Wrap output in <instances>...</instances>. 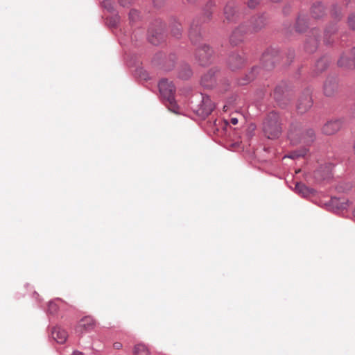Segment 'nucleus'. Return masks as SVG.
Returning <instances> with one entry per match:
<instances>
[{
	"label": "nucleus",
	"mask_w": 355,
	"mask_h": 355,
	"mask_svg": "<svg viewBox=\"0 0 355 355\" xmlns=\"http://www.w3.org/2000/svg\"><path fill=\"white\" fill-rule=\"evenodd\" d=\"M133 353L135 355H149L148 349L144 344L136 345Z\"/></svg>",
	"instance_id": "nucleus-19"
},
{
	"label": "nucleus",
	"mask_w": 355,
	"mask_h": 355,
	"mask_svg": "<svg viewBox=\"0 0 355 355\" xmlns=\"http://www.w3.org/2000/svg\"><path fill=\"white\" fill-rule=\"evenodd\" d=\"M191 75V69H189V67H187L184 70V73H183L182 72L180 73V77L182 78H189L190 76Z\"/></svg>",
	"instance_id": "nucleus-33"
},
{
	"label": "nucleus",
	"mask_w": 355,
	"mask_h": 355,
	"mask_svg": "<svg viewBox=\"0 0 355 355\" xmlns=\"http://www.w3.org/2000/svg\"><path fill=\"white\" fill-rule=\"evenodd\" d=\"M311 14L314 18H319L324 14V7L320 3L314 4L312 7Z\"/></svg>",
	"instance_id": "nucleus-16"
},
{
	"label": "nucleus",
	"mask_w": 355,
	"mask_h": 355,
	"mask_svg": "<svg viewBox=\"0 0 355 355\" xmlns=\"http://www.w3.org/2000/svg\"><path fill=\"white\" fill-rule=\"evenodd\" d=\"M245 62V58L243 53H233L227 60V64L231 70L234 71L242 67Z\"/></svg>",
	"instance_id": "nucleus-6"
},
{
	"label": "nucleus",
	"mask_w": 355,
	"mask_h": 355,
	"mask_svg": "<svg viewBox=\"0 0 355 355\" xmlns=\"http://www.w3.org/2000/svg\"><path fill=\"white\" fill-rule=\"evenodd\" d=\"M224 15L228 21H233L236 17L235 3L233 1L228 2L224 8Z\"/></svg>",
	"instance_id": "nucleus-10"
},
{
	"label": "nucleus",
	"mask_w": 355,
	"mask_h": 355,
	"mask_svg": "<svg viewBox=\"0 0 355 355\" xmlns=\"http://www.w3.org/2000/svg\"><path fill=\"white\" fill-rule=\"evenodd\" d=\"M153 1H154V3L157 6H158L159 4V0H153Z\"/></svg>",
	"instance_id": "nucleus-41"
},
{
	"label": "nucleus",
	"mask_w": 355,
	"mask_h": 355,
	"mask_svg": "<svg viewBox=\"0 0 355 355\" xmlns=\"http://www.w3.org/2000/svg\"><path fill=\"white\" fill-rule=\"evenodd\" d=\"M348 23L352 29H355V15H352L349 17Z\"/></svg>",
	"instance_id": "nucleus-32"
},
{
	"label": "nucleus",
	"mask_w": 355,
	"mask_h": 355,
	"mask_svg": "<svg viewBox=\"0 0 355 355\" xmlns=\"http://www.w3.org/2000/svg\"><path fill=\"white\" fill-rule=\"evenodd\" d=\"M318 44V40L315 37H310L305 44V49L307 52H314Z\"/></svg>",
	"instance_id": "nucleus-15"
},
{
	"label": "nucleus",
	"mask_w": 355,
	"mask_h": 355,
	"mask_svg": "<svg viewBox=\"0 0 355 355\" xmlns=\"http://www.w3.org/2000/svg\"><path fill=\"white\" fill-rule=\"evenodd\" d=\"M313 101L309 90L305 91L298 98L297 103V112L303 114L307 112L312 106Z\"/></svg>",
	"instance_id": "nucleus-3"
},
{
	"label": "nucleus",
	"mask_w": 355,
	"mask_h": 355,
	"mask_svg": "<svg viewBox=\"0 0 355 355\" xmlns=\"http://www.w3.org/2000/svg\"><path fill=\"white\" fill-rule=\"evenodd\" d=\"M327 60L324 58L320 59L316 62V68L319 71L324 70L327 67Z\"/></svg>",
	"instance_id": "nucleus-23"
},
{
	"label": "nucleus",
	"mask_w": 355,
	"mask_h": 355,
	"mask_svg": "<svg viewBox=\"0 0 355 355\" xmlns=\"http://www.w3.org/2000/svg\"><path fill=\"white\" fill-rule=\"evenodd\" d=\"M132 2V0H119V3L125 7L129 6Z\"/></svg>",
	"instance_id": "nucleus-36"
},
{
	"label": "nucleus",
	"mask_w": 355,
	"mask_h": 355,
	"mask_svg": "<svg viewBox=\"0 0 355 355\" xmlns=\"http://www.w3.org/2000/svg\"><path fill=\"white\" fill-rule=\"evenodd\" d=\"M306 22L304 19L298 18L296 22V31L298 32H302L306 28Z\"/></svg>",
	"instance_id": "nucleus-25"
},
{
	"label": "nucleus",
	"mask_w": 355,
	"mask_h": 355,
	"mask_svg": "<svg viewBox=\"0 0 355 355\" xmlns=\"http://www.w3.org/2000/svg\"><path fill=\"white\" fill-rule=\"evenodd\" d=\"M297 133H295L292 131H291L288 134V138L290 139L291 141L293 144H297L298 142V140L295 138L297 135Z\"/></svg>",
	"instance_id": "nucleus-31"
},
{
	"label": "nucleus",
	"mask_w": 355,
	"mask_h": 355,
	"mask_svg": "<svg viewBox=\"0 0 355 355\" xmlns=\"http://www.w3.org/2000/svg\"><path fill=\"white\" fill-rule=\"evenodd\" d=\"M295 190L297 192L301 193L304 196L308 195L309 193V189L304 184L302 183L296 184Z\"/></svg>",
	"instance_id": "nucleus-22"
},
{
	"label": "nucleus",
	"mask_w": 355,
	"mask_h": 355,
	"mask_svg": "<svg viewBox=\"0 0 355 355\" xmlns=\"http://www.w3.org/2000/svg\"><path fill=\"white\" fill-rule=\"evenodd\" d=\"M73 355H83V354L81 352L75 351L73 352Z\"/></svg>",
	"instance_id": "nucleus-40"
},
{
	"label": "nucleus",
	"mask_w": 355,
	"mask_h": 355,
	"mask_svg": "<svg viewBox=\"0 0 355 355\" xmlns=\"http://www.w3.org/2000/svg\"><path fill=\"white\" fill-rule=\"evenodd\" d=\"M223 110H224V111H227V106H226V105H225V106L223 107Z\"/></svg>",
	"instance_id": "nucleus-42"
},
{
	"label": "nucleus",
	"mask_w": 355,
	"mask_h": 355,
	"mask_svg": "<svg viewBox=\"0 0 355 355\" xmlns=\"http://www.w3.org/2000/svg\"><path fill=\"white\" fill-rule=\"evenodd\" d=\"M202 103L203 106L206 107L204 108L205 114H209L214 108L213 103L208 97H206L203 98Z\"/></svg>",
	"instance_id": "nucleus-20"
},
{
	"label": "nucleus",
	"mask_w": 355,
	"mask_h": 355,
	"mask_svg": "<svg viewBox=\"0 0 355 355\" xmlns=\"http://www.w3.org/2000/svg\"><path fill=\"white\" fill-rule=\"evenodd\" d=\"M257 67H253L252 69V71L245 76L246 79H243L239 81L240 85H246L248 83L252 81L255 78L257 71H258Z\"/></svg>",
	"instance_id": "nucleus-18"
},
{
	"label": "nucleus",
	"mask_w": 355,
	"mask_h": 355,
	"mask_svg": "<svg viewBox=\"0 0 355 355\" xmlns=\"http://www.w3.org/2000/svg\"><path fill=\"white\" fill-rule=\"evenodd\" d=\"M189 37L192 42H196L198 40V38L199 37V33L198 30L197 28H193V27L191 28L189 31Z\"/></svg>",
	"instance_id": "nucleus-24"
},
{
	"label": "nucleus",
	"mask_w": 355,
	"mask_h": 355,
	"mask_svg": "<svg viewBox=\"0 0 355 355\" xmlns=\"http://www.w3.org/2000/svg\"><path fill=\"white\" fill-rule=\"evenodd\" d=\"M259 2V0H249L248 5L250 8H254Z\"/></svg>",
	"instance_id": "nucleus-35"
},
{
	"label": "nucleus",
	"mask_w": 355,
	"mask_h": 355,
	"mask_svg": "<svg viewBox=\"0 0 355 355\" xmlns=\"http://www.w3.org/2000/svg\"><path fill=\"white\" fill-rule=\"evenodd\" d=\"M182 32V26L180 24H177L175 25L173 28L172 29V34L176 37H178L181 35Z\"/></svg>",
	"instance_id": "nucleus-26"
},
{
	"label": "nucleus",
	"mask_w": 355,
	"mask_h": 355,
	"mask_svg": "<svg viewBox=\"0 0 355 355\" xmlns=\"http://www.w3.org/2000/svg\"><path fill=\"white\" fill-rule=\"evenodd\" d=\"M263 131L268 139H273L279 137L282 127L277 113L272 112L267 116L263 124Z\"/></svg>",
	"instance_id": "nucleus-1"
},
{
	"label": "nucleus",
	"mask_w": 355,
	"mask_h": 355,
	"mask_svg": "<svg viewBox=\"0 0 355 355\" xmlns=\"http://www.w3.org/2000/svg\"><path fill=\"white\" fill-rule=\"evenodd\" d=\"M159 89L161 96L168 103V109L175 112L176 103L175 102L174 94L175 87L172 82L167 79H162L159 83Z\"/></svg>",
	"instance_id": "nucleus-2"
},
{
	"label": "nucleus",
	"mask_w": 355,
	"mask_h": 355,
	"mask_svg": "<svg viewBox=\"0 0 355 355\" xmlns=\"http://www.w3.org/2000/svg\"><path fill=\"white\" fill-rule=\"evenodd\" d=\"M102 4L107 10H112L114 8V2L112 0H103Z\"/></svg>",
	"instance_id": "nucleus-27"
},
{
	"label": "nucleus",
	"mask_w": 355,
	"mask_h": 355,
	"mask_svg": "<svg viewBox=\"0 0 355 355\" xmlns=\"http://www.w3.org/2000/svg\"><path fill=\"white\" fill-rule=\"evenodd\" d=\"M266 24V17L263 15L254 17L250 22V27H248L251 33L261 30Z\"/></svg>",
	"instance_id": "nucleus-8"
},
{
	"label": "nucleus",
	"mask_w": 355,
	"mask_h": 355,
	"mask_svg": "<svg viewBox=\"0 0 355 355\" xmlns=\"http://www.w3.org/2000/svg\"><path fill=\"white\" fill-rule=\"evenodd\" d=\"M274 97L277 99V100H279V94H278V89L277 88L275 92H274Z\"/></svg>",
	"instance_id": "nucleus-39"
},
{
	"label": "nucleus",
	"mask_w": 355,
	"mask_h": 355,
	"mask_svg": "<svg viewBox=\"0 0 355 355\" xmlns=\"http://www.w3.org/2000/svg\"><path fill=\"white\" fill-rule=\"evenodd\" d=\"M95 326V322L94 319L89 316L85 317L78 323L77 331L78 329H83L85 331H89L94 329Z\"/></svg>",
	"instance_id": "nucleus-12"
},
{
	"label": "nucleus",
	"mask_w": 355,
	"mask_h": 355,
	"mask_svg": "<svg viewBox=\"0 0 355 355\" xmlns=\"http://www.w3.org/2000/svg\"><path fill=\"white\" fill-rule=\"evenodd\" d=\"M139 17V12L137 10H131L129 12V19L130 21H134Z\"/></svg>",
	"instance_id": "nucleus-28"
},
{
	"label": "nucleus",
	"mask_w": 355,
	"mask_h": 355,
	"mask_svg": "<svg viewBox=\"0 0 355 355\" xmlns=\"http://www.w3.org/2000/svg\"><path fill=\"white\" fill-rule=\"evenodd\" d=\"M314 136V131L313 130H308L300 141L303 140L304 143H311L313 141Z\"/></svg>",
	"instance_id": "nucleus-21"
},
{
	"label": "nucleus",
	"mask_w": 355,
	"mask_h": 355,
	"mask_svg": "<svg viewBox=\"0 0 355 355\" xmlns=\"http://www.w3.org/2000/svg\"><path fill=\"white\" fill-rule=\"evenodd\" d=\"M214 82L215 80L212 71H209L207 74H205L201 79V84L205 87H212Z\"/></svg>",
	"instance_id": "nucleus-14"
},
{
	"label": "nucleus",
	"mask_w": 355,
	"mask_h": 355,
	"mask_svg": "<svg viewBox=\"0 0 355 355\" xmlns=\"http://www.w3.org/2000/svg\"><path fill=\"white\" fill-rule=\"evenodd\" d=\"M52 337L57 343L62 344L66 341L68 334L64 329L60 327H55L52 331Z\"/></svg>",
	"instance_id": "nucleus-11"
},
{
	"label": "nucleus",
	"mask_w": 355,
	"mask_h": 355,
	"mask_svg": "<svg viewBox=\"0 0 355 355\" xmlns=\"http://www.w3.org/2000/svg\"><path fill=\"white\" fill-rule=\"evenodd\" d=\"M343 122L340 119L327 121L322 127L324 134L331 135L337 132L342 127Z\"/></svg>",
	"instance_id": "nucleus-7"
},
{
	"label": "nucleus",
	"mask_w": 355,
	"mask_h": 355,
	"mask_svg": "<svg viewBox=\"0 0 355 355\" xmlns=\"http://www.w3.org/2000/svg\"><path fill=\"white\" fill-rule=\"evenodd\" d=\"M113 347L116 349H119L122 347V344L121 343L116 342L114 343Z\"/></svg>",
	"instance_id": "nucleus-38"
},
{
	"label": "nucleus",
	"mask_w": 355,
	"mask_h": 355,
	"mask_svg": "<svg viewBox=\"0 0 355 355\" xmlns=\"http://www.w3.org/2000/svg\"><path fill=\"white\" fill-rule=\"evenodd\" d=\"M213 54V51L208 46H203L198 49L196 53L197 59L201 65L209 63Z\"/></svg>",
	"instance_id": "nucleus-5"
},
{
	"label": "nucleus",
	"mask_w": 355,
	"mask_h": 355,
	"mask_svg": "<svg viewBox=\"0 0 355 355\" xmlns=\"http://www.w3.org/2000/svg\"><path fill=\"white\" fill-rule=\"evenodd\" d=\"M338 85L335 78H328L324 85V92L327 96H331L337 91Z\"/></svg>",
	"instance_id": "nucleus-9"
},
{
	"label": "nucleus",
	"mask_w": 355,
	"mask_h": 355,
	"mask_svg": "<svg viewBox=\"0 0 355 355\" xmlns=\"http://www.w3.org/2000/svg\"><path fill=\"white\" fill-rule=\"evenodd\" d=\"M248 33H251L248 27L245 24L238 26L232 32L230 36V42L233 45H237L243 41L245 37Z\"/></svg>",
	"instance_id": "nucleus-4"
},
{
	"label": "nucleus",
	"mask_w": 355,
	"mask_h": 355,
	"mask_svg": "<svg viewBox=\"0 0 355 355\" xmlns=\"http://www.w3.org/2000/svg\"><path fill=\"white\" fill-rule=\"evenodd\" d=\"M340 67L352 69L355 67V57L350 58L347 55H343L338 62Z\"/></svg>",
	"instance_id": "nucleus-13"
},
{
	"label": "nucleus",
	"mask_w": 355,
	"mask_h": 355,
	"mask_svg": "<svg viewBox=\"0 0 355 355\" xmlns=\"http://www.w3.org/2000/svg\"><path fill=\"white\" fill-rule=\"evenodd\" d=\"M272 56L269 51L263 54L262 61L264 63V67L267 69H270L274 66V61H271Z\"/></svg>",
	"instance_id": "nucleus-17"
},
{
	"label": "nucleus",
	"mask_w": 355,
	"mask_h": 355,
	"mask_svg": "<svg viewBox=\"0 0 355 355\" xmlns=\"http://www.w3.org/2000/svg\"><path fill=\"white\" fill-rule=\"evenodd\" d=\"M354 216L355 217V209L354 210Z\"/></svg>",
	"instance_id": "nucleus-44"
},
{
	"label": "nucleus",
	"mask_w": 355,
	"mask_h": 355,
	"mask_svg": "<svg viewBox=\"0 0 355 355\" xmlns=\"http://www.w3.org/2000/svg\"><path fill=\"white\" fill-rule=\"evenodd\" d=\"M306 154V150H304L302 153H298L297 152H293L288 155V157L290 158H296L298 157H304Z\"/></svg>",
	"instance_id": "nucleus-30"
},
{
	"label": "nucleus",
	"mask_w": 355,
	"mask_h": 355,
	"mask_svg": "<svg viewBox=\"0 0 355 355\" xmlns=\"http://www.w3.org/2000/svg\"><path fill=\"white\" fill-rule=\"evenodd\" d=\"M57 310H58L57 304L55 302H49V307H48V311H49V313L51 314H54L57 312Z\"/></svg>",
	"instance_id": "nucleus-29"
},
{
	"label": "nucleus",
	"mask_w": 355,
	"mask_h": 355,
	"mask_svg": "<svg viewBox=\"0 0 355 355\" xmlns=\"http://www.w3.org/2000/svg\"><path fill=\"white\" fill-rule=\"evenodd\" d=\"M331 166L330 165H329V166H328V169H329V171L331 169Z\"/></svg>",
	"instance_id": "nucleus-43"
},
{
	"label": "nucleus",
	"mask_w": 355,
	"mask_h": 355,
	"mask_svg": "<svg viewBox=\"0 0 355 355\" xmlns=\"http://www.w3.org/2000/svg\"><path fill=\"white\" fill-rule=\"evenodd\" d=\"M238 121L239 119L237 117L232 116L230 118V122L233 125H236L238 123Z\"/></svg>",
	"instance_id": "nucleus-37"
},
{
	"label": "nucleus",
	"mask_w": 355,
	"mask_h": 355,
	"mask_svg": "<svg viewBox=\"0 0 355 355\" xmlns=\"http://www.w3.org/2000/svg\"><path fill=\"white\" fill-rule=\"evenodd\" d=\"M148 40L149 42L154 45H157L159 42V40L157 38V37L154 36L153 35H152V36H148Z\"/></svg>",
	"instance_id": "nucleus-34"
}]
</instances>
